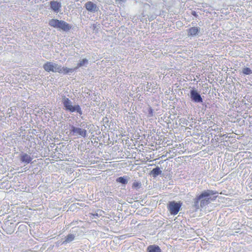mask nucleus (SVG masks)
Here are the masks:
<instances>
[{
  "mask_svg": "<svg viewBox=\"0 0 252 252\" xmlns=\"http://www.w3.org/2000/svg\"><path fill=\"white\" fill-rule=\"evenodd\" d=\"M217 194L218 192L213 190L208 189L202 191L194 199L193 206L195 210H199L207 206L210 203L211 196Z\"/></svg>",
  "mask_w": 252,
  "mask_h": 252,
  "instance_id": "1",
  "label": "nucleus"
},
{
  "mask_svg": "<svg viewBox=\"0 0 252 252\" xmlns=\"http://www.w3.org/2000/svg\"><path fill=\"white\" fill-rule=\"evenodd\" d=\"M49 25L54 28L62 30L64 32L69 31L72 28L71 26L63 20L52 19L49 22Z\"/></svg>",
  "mask_w": 252,
  "mask_h": 252,
  "instance_id": "2",
  "label": "nucleus"
},
{
  "mask_svg": "<svg viewBox=\"0 0 252 252\" xmlns=\"http://www.w3.org/2000/svg\"><path fill=\"white\" fill-rule=\"evenodd\" d=\"M62 102L66 110L69 111L71 113L76 112L80 115H81L83 114L80 106L79 105L73 106L72 105V102L68 98L66 97L65 96H63Z\"/></svg>",
  "mask_w": 252,
  "mask_h": 252,
  "instance_id": "3",
  "label": "nucleus"
},
{
  "mask_svg": "<svg viewBox=\"0 0 252 252\" xmlns=\"http://www.w3.org/2000/svg\"><path fill=\"white\" fill-rule=\"evenodd\" d=\"M43 68L47 72H59L61 71V65L54 62H47L43 65Z\"/></svg>",
  "mask_w": 252,
  "mask_h": 252,
  "instance_id": "4",
  "label": "nucleus"
},
{
  "mask_svg": "<svg viewBox=\"0 0 252 252\" xmlns=\"http://www.w3.org/2000/svg\"><path fill=\"white\" fill-rule=\"evenodd\" d=\"M182 206V203L175 202V201H170L167 205L168 210L172 215H176L179 212Z\"/></svg>",
  "mask_w": 252,
  "mask_h": 252,
  "instance_id": "5",
  "label": "nucleus"
},
{
  "mask_svg": "<svg viewBox=\"0 0 252 252\" xmlns=\"http://www.w3.org/2000/svg\"><path fill=\"white\" fill-rule=\"evenodd\" d=\"M70 131L74 136L85 138L87 135V131L85 129L76 127L73 125L70 126Z\"/></svg>",
  "mask_w": 252,
  "mask_h": 252,
  "instance_id": "6",
  "label": "nucleus"
},
{
  "mask_svg": "<svg viewBox=\"0 0 252 252\" xmlns=\"http://www.w3.org/2000/svg\"><path fill=\"white\" fill-rule=\"evenodd\" d=\"M190 97L192 101L195 103H202L203 99L200 94L195 89H192L190 91Z\"/></svg>",
  "mask_w": 252,
  "mask_h": 252,
  "instance_id": "7",
  "label": "nucleus"
},
{
  "mask_svg": "<svg viewBox=\"0 0 252 252\" xmlns=\"http://www.w3.org/2000/svg\"><path fill=\"white\" fill-rule=\"evenodd\" d=\"M85 7L88 11L91 12H95L98 9L96 4L90 1L85 3Z\"/></svg>",
  "mask_w": 252,
  "mask_h": 252,
  "instance_id": "8",
  "label": "nucleus"
},
{
  "mask_svg": "<svg viewBox=\"0 0 252 252\" xmlns=\"http://www.w3.org/2000/svg\"><path fill=\"white\" fill-rule=\"evenodd\" d=\"M62 6L61 3L57 1H52L50 2L51 8L55 12H58Z\"/></svg>",
  "mask_w": 252,
  "mask_h": 252,
  "instance_id": "9",
  "label": "nucleus"
},
{
  "mask_svg": "<svg viewBox=\"0 0 252 252\" xmlns=\"http://www.w3.org/2000/svg\"><path fill=\"white\" fill-rule=\"evenodd\" d=\"M200 30V28L198 27H193L188 30V36H194L198 35Z\"/></svg>",
  "mask_w": 252,
  "mask_h": 252,
  "instance_id": "10",
  "label": "nucleus"
},
{
  "mask_svg": "<svg viewBox=\"0 0 252 252\" xmlns=\"http://www.w3.org/2000/svg\"><path fill=\"white\" fill-rule=\"evenodd\" d=\"M32 159V157L26 153L23 154L20 157L21 161L26 164L30 163Z\"/></svg>",
  "mask_w": 252,
  "mask_h": 252,
  "instance_id": "11",
  "label": "nucleus"
},
{
  "mask_svg": "<svg viewBox=\"0 0 252 252\" xmlns=\"http://www.w3.org/2000/svg\"><path fill=\"white\" fill-rule=\"evenodd\" d=\"M147 252H162L160 247L156 245H151L147 248Z\"/></svg>",
  "mask_w": 252,
  "mask_h": 252,
  "instance_id": "12",
  "label": "nucleus"
},
{
  "mask_svg": "<svg viewBox=\"0 0 252 252\" xmlns=\"http://www.w3.org/2000/svg\"><path fill=\"white\" fill-rule=\"evenodd\" d=\"M61 71L59 72L60 73H63L64 74H67L69 73H73L76 69L74 68H69L66 67H62L61 66Z\"/></svg>",
  "mask_w": 252,
  "mask_h": 252,
  "instance_id": "13",
  "label": "nucleus"
},
{
  "mask_svg": "<svg viewBox=\"0 0 252 252\" xmlns=\"http://www.w3.org/2000/svg\"><path fill=\"white\" fill-rule=\"evenodd\" d=\"M129 179V177L127 176H124L123 177H120L116 179V181L118 183H121L122 184H126L128 183V181Z\"/></svg>",
  "mask_w": 252,
  "mask_h": 252,
  "instance_id": "14",
  "label": "nucleus"
},
{
  "mask_svg": "<svg viewBox=\"0 0 252 252\" xmlns=\"http://www.w3.org/2000/svg\"><path fill=\"white\" fill-rule=\"evenodd\" d=\"M88 60L86 58L80 60L79 63H77V66L75 67V69H77L81 67L86 66L88 63Z\"/></svg>",
  "mask_w": 252,
  "mask_h": 252,
  "instance_id": "15",
  "label": "nucleus"
},
{
  "mask_svg": "<svg viewBox=\"0 0 252 252\" xmlns=\"http://www.w3.org/2000/svg\"><path fill=\"white\" fill-rule=\"evenodd\" d=\"M162 172V171L160 170L159 167H157L154 168L151 171V175H152L153 177H156L158 175H160Z\"/></svg>",
  "mask_w": 252,
  "mask_h": 252,
  "instance_id": "16",
  "label": "nucleus"
},
{
  "mask_svg": "<svg viewBox=\"0 0 252 252\" xmlns=\"http://www.w3.org/2000/svg\"><path fill=\"white\" fill-rule=\"evenodd\" d=\"M74 234H69L66 236L65 240L64 241H63V244H66L67 243H70L73 241L74 240Z\"/></svg>",
  "mask_w": 252,
  "mask_h": 252,
  "instance_id": "17",
  "label": "nucleus"
},
{
  "mask_svg": "<svg viewBox=\"0 0 252 252\" xmlns=\"http://www.w3.org/2000/svg\"><path fill=\"white\" fill-rule=\"evenodd\" d=\"M244 75H250L252 74V70L249 67H244L242 70Z\"/></svg>",
  "mask_w": 252,
  "mask_h": 252,
  "instance_id": "18",
  "label": "nucleus"
},
{
  "mask_svg": "<svg viewBox=\"0 0 252 252\" xmlns=\"http://www.w3.org/2000/svg\"><path fill=\"white\" fill-rule=\"evenodd\" d=\"M153 116V110L151 107H150L148 110V116L149 117H152Z\"/></svg>",
  "mask_w": 252,
  "mask_h": 252,
  "instance_id": "19",
  "label": "nucleus"
},
{
  "mask_svg": "<svg viewBox=\"0 0 252 252\" xmlns=\"http://www.w3.org/2000/svg\"><path fill=\"white\" fill-rule=\"evenodd\" d=\"M141 186L140 183L138 182H135L132 185L133 188H139Z\"/></svg>",
  "mask_w": 252,
  "mask_h": 252,
  "instance_id": "20",
  "label": "nucleus"
},
{
  "mask_svg": "<svg viewBox=\"0 0 252 252\" xmlns=\"http://www.w3.org/2000/svg\"><path fill=\"white\" fill-rule=\"evenodd\" d=\"M192 14L193 15H194V16H196V13H195V11H193V12H192Z\"/></svg>",
  "mask_w": 252,
  "mask_h": 252,
  "instance_id": "21",
  "label": "nucleus"
},
{
  "mask_svg": "<svg viewBox=\"0 0 252 252\" xmlns=\"http://www.w3.org/2000/svg\"><path fill=\"white\" fill-rule=\"evenodd\" d=\"M94 216H97V217H98V213H96V214H94Z\"/></svg>",
  "mask_w": 252,
  "mask_h": 252,
  "instance_id": "22",
  "label": "nucleus"
},
{
  "mask_svg": "<svg viewBox=\"0 0 252 252\" xmlns=\"http://www.w3.org/2000/svg\"><path fill=\"white\" fill-rule=\"evenodd\" d=\"M20 227H25V225H20Z\"/></svg>",
  "mask_w": 252,
  "mask_h": 252,
  "instance_id": "23",
  "label": "nucleus"
}]
</instances>
